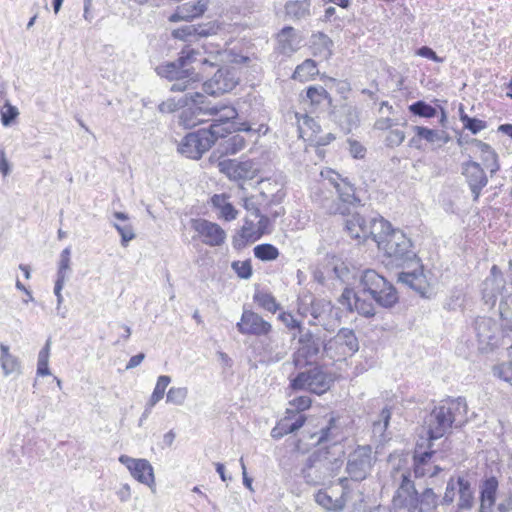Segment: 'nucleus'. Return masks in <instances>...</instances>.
<instances>
[{"instance_id":"59","label":"nucleus","mask_w":512,"mask_h":512,"mask_svg":"<svg viewBox=\"0 0 512 512\" xmlns=\"http://www.w3.org/2000/svg\"><path fill=\"white\" fill-rule=\"evenodd\" d=\"M113 227L117 230V232L121 236V245L123 247H127L128 243L136 237L134 229L131 224H118L113 223Z\"/></svg>"},{"instance_id":"3","label":"nucleus","mask_w":512,"mask_h":512,"mask_svg":"<svg viewBox=\"0 0 512 512\" xmlns=\"http://www.w3.org/2000/svg\"><path fill=\"white\" fill-rule=\"evenodd\" d=\"M232 129L234 131H251V127L247 122L233 124L232 126L211 124L209 129H199L198 131L188 133L179 143L178 151L187 158L199 159L219 138L225 137Z\"/></svg>"},{"instance_id":"22","label":"nucleus","mask_w":512,"mask_h":512,"mask_svg":"<svg viewBox=\"0 0 512 512\" xmlns=\"http://www.w3.org/2000/svg\"><path fill=\"white\" fill-rule=\"evenodd\" d=\"M503 287L502 272L498 266L493 265L490 270V276L482 284V297L485 303L493 306Z\"/></svg>"},{"instance_id":"18","label":"nucleus","mask_w":512,"mask_h":512,"mask_svg":"<svg viewBox=\"0 0 512 512\" xmlns=\"http://www.w3.org/2000/svg\"><path fill=\"white\" fill-rule=\"evenodd\" d=\"M258 185V197L265 202L266 206L279 205L283 202L286 193L285 182L281 176L262 179Z\"/></svg>"},{"instance_id":"40","label":"nucleus","mask_w":512,"mask_h":512,"mask_svg":"<svg viewBox=\"0 0 512 512\" xmlns=\"http://www.w3.org/2000/svg\"><path fill=\"white\" fill-rule=\"evenodd\" d=\"M333 305L325 299H313L310 304L309 312L311 316L318 320V323L325 326V318L333 312Z\"/></svg>"},{"instance_id":"32","label":"nucleus","mask_w":512,"mask_h":512,"mask_svg":"<svg viewBox=\"0 0 512 512\" xmlns=\"http://www.w3.org/2000/svg\"><path fill=\"white\" fill-rule=\"evenodd\" d=\"M305 421L306 417L302 414L297 415L294 419L285 417L271 430V437L278 440L287 434L294 433L304 425Z\"/></svg>"},{"instance_id":"21","label":"nucleus","mask_w":512,"mask_h":512,"mask_svg":"<svg viewBox=\"0 0 512 512\" xmlns=\"http://www.w3.org/2000/svg\"><path fill=\"white\" fill-rule=\"evenodd\" d=\"M219 170L232 180H246L254 176L255 169L252 161L238 162L236 160L220 161Z\"/></svg>"},{"instance_id":"60","label":"nucleus","mask_w":512,"mask_h":512,"mask_svg":"<svg viewBox=\"0 0 512 512\" xmlns=\"http://www.w3.org/2000/svg\"><path fill=\"white\" fill-rule=\"evenodd\" d=\"M434 442H427V449L424 451H420L418 448L415 450L413 455V463L414 464H423L429 466V461L436 452L433 450Z\"/></svg>"},{"instance_id":"20","label":"nucleus","mask_w":512,"mask_h":512,"mask_svg":"<svg viewBox=\"0 0 512 512\" xmlns=\"http://www.w3.org/2000/svg\"><path fill=\"white\" fill-rule=\"evenodd\" d=\"M393 505L399 508H406L415 512L418 506V492L414 483L405 473L402 474V481L396 494L393 497Z\"/></svg>"},{"instance_id":"63","label":"nucleus","mask_w":512,"mask_h":512,"mask_svg":"<svg viewBox=\"0 0 512 512\" xmlns=\"http://www.w3.org/2000/svg\"><path fill=\"white\" fill-rule=\"evenodd\" d=\"M493 374L503 381L512 383V360L495 365L493 367Z\"/></svg>"},{"instance_id":"28","label":"nucleus","mask_w":512,"mask_h":512,"mask_svg":"<svg viewBox=\"0 0 512 512\" xmlns=\"http://www.w3.org/2000/svg\"><path fill=\"white\" fill-rule=\"evenodd\" d=\"M230 196L226 193L214 194L209 203L212 208L218 212V218L225 221L235 220L238 216V210L229 201Z\"/></svg>"},{"instance_id":"13","label":"nucleus","mask_w":512,"mask_h":512,"mask_svg":"<svg viewBox=\"0 0 512 512\" xmlns=\"http://www.w3.org/2000/svg\"><path fill=\"white\" fill-rule=\"evenodd\" d=\"M298 342L300 347L297 354L299 357L304 358L307 363L315 361L326 354L325 344L327 341L319 334L313 333L310 330L301 331Z\"/></svg>"},{"instance_id":"48","label":"nucleus","mask_w":512,"mask_h":512,"mask_svg":"<svg viewBox=\"0 0 512 512\" xmlns=\"http://www.w3.org/2000/svg\"><path fill=\"white\" fill-rule=\"evenodd\" d=\"M253 300L261 308L271 313H275L280 308V305L276 301L275 297L268 292L256 291L253 295Z\"/></svg>"},{"instance_id":"50","label":"nucleus","mask_w":512,"mask_h":512,"mask_svg":"<svg viewBox=\"0 0 512 512\" xmlns=\"http://www.w3.org/2000/svg\"><path fill=\"white\" fill-rule=\"evenodd\" d=\"M254 256L262 261H272L279 256V250L272 244L264 243L259 244L253 249Z\"/></svg>"},{"instance_id":"2","label":"nucleus","mask_w":512,"mask_h":512,"mask_svg":"<svg viewBox=\"0 0 512 512\" xmlns=\"http://www.w3.org/2000/svg\"><path fill=\"white\" fill-rule=\"evenodd\" d=\"M179 115V124L184 128H192L204 122L203 116H213L212 124L221 126L239 124L236 122L237 110L230 105H211L204 94L199 92L188 93V106L182 107Z\"/></svg>"},{"instance_id":"35","label":"nucleus","mask_w":512,"mask_h":512,"mask_svg":"<svg viewBox=\"0 0 512 512\" xmlns=\"http://www.w3.org/2000/svg\"><path fill=\"white\" fill-rule=\"evenodd\" d=\"M367 220L359 213L352 214L345 220V230L348 235L355 240L365 241V233L367 226Z\"/></svg>"},{"instance_id":"51","label":"nucleus","mask_w":512,"mask_h":512,"mask_svg":"<svg viewBox=\"0 0 512 512\" xmlns=\"http://www.w3.org/2000/svg\"><path fill=\"white\" fill-rule=\"evenodd\" d=\"M408 109L413 115L423 118H433L437 115L436 108L423 100L412 103Z\"/></svg>"},{"instance_id":"4","label":"nucleus","mask_w":512,"mask_h":512,"mask_svg":"<svg viewBox=\"0 0 512 512\" xmlns=\"http://www.w3.org/2000/svg\"><path fill=\"white\" fill-rule=\"evenodd\" d=\"M343 461L331 457L328 447L311 453L301 464L299 476L309 486H322L335 477Z\"/></svg>"},{"instance_id":"30","label":"nucleus","mask_w":512,"mask_h":512,"mask_svg":"<svg viewBox=\"0 0 512 512\" xmlns=\"http://www.w3.org/2000/svg\"><path fill=\"white\" fill-rule=\"evenodd\" d=\"M312 0H291L284 6L285 15L290 20L299 22L312 16Z\"/></svg>"},{"instance_id":"43","label":"nucleus","mask_w":512,"mask_h":512,"mask_svg":"<svg viewBox=\"0 0 512 512\" xmlns=\"http://www.w3.org/2000/svg\"><path fill=\"white\" fill-rule=\"evenodd\" d=\"M359 483L360 482H354V480L348 476L338 479V484L342 489L341 495L338 497V500L342 502V510L353 500L355 492L359 491Z\"/></svg>"},{"instance_id":"39","label":"nucleus","mask_w":512,"mask_h":512,"mask_svg":"<svg viewBox=\"0 0 512 512\" xmlns=\"http://www.w3.org/2000/svg\"><path fill=\"white\" fill-rule=\"evenodd\" d=\"M200 73L196 72V67L191 66L187 69V73L175 78L174 83L171 85L172 92H184L191 88L196 82L200 81Z\"/></svg>"},{"instance_id":"29","label":"nucleus","mask_w":512,"mask_h":512,"mask_svg":"<svg viewBox=\"0 0 512 512\" xmlns=\"http://www.w3.org/2000/svg\"><path fill=\"white\" fill-rule=\"evenodd\" d=\"M215 33V27L211 23L207 24H186L173 31L174 38L181 39L183 41H191L193 37H205Z\"/></svg>"},{"instance_id":"34","label":"nucleus","mask_w":512,"mask_h":512,"mask_svg":"<svg viewBox=\"0 0 512 512\" xmlns=\"http://www.w3.org/2000/svg\"><path fill=\"white\" fill-rule=\"evenodd\" d=\"M338 418L330 417L326 426L320 429L318 433H315L312 437L317 438V444L330 443L332 446H336L339 442V436L341 434V428L337 424Z\"/></svg>"},{"instance_id":"24","label":"nucleus","mask_w":512,"mask_h":512,"mask_svg":"<svg viewBox=\"0 0 512 512\" xmlns=\"http://www.w3.org/2000/svg\"><path fill=\"white\" fill-rule=\"evenodd\" d=\"M499 483L496 477L491 476L484 479L480 484V508L479 512L492 511L495 505Z\"/></svg>"},{"instance_id":"15","label":"nucleus","mask_w":512,"mask_h":512,"mask_svg":"<svg viewBox=\"0 0 512 512\" xmlns=\"http://www.w3.org/2000/svg\"><path fill=\"white\" fill-rule=\"evenodd\" d=\"M237 83L234 72L228 67H221L203 83V90L208 95H219L231 91Z\"/></svg>"},{"instance_id":"61","label":"nucleus","mask_w":512,"mask_h":512,"mask_svg":"<svg viewBox=\"0 0 512 512\" xmlns=\"http://www.w3.org/2000/svg\"><path fill=\"white\" fill-rule=\"evenodd\" d=\"M457 479L451 477L446 485L445 493L442 499L439 501L440 506H450L453 504L456 495Z\"/></svg>"},{"instance_id":"44","label":"nucleus","mask_w":512,"mask_h":512,"mask_svg":"<svg viewBox=\"0 0 512 512\" xmlns=\"http://www.w3.org/2000/svg\"><path fill=\"white\" fill-rule=\"evenodd\" d=\"M440 505L438 496L432 488H426L421 495L418 494V512H437V506Z\"/></svg>"},{"instance_id":"45","label":"nucleus","mask_w":512,"mask_h":512,"mask_svg":"<svg viewBox=\"0 0 512 512\" xmlns=\"http://www.w3.org/2000/svg\"><path fill=\"white\" fill-rule=\"evenodd\" d=\"M314 500L319 506L327 511H342V502H340L338 498L333 499L325 490H318L314 495Z\"/></svg>"},{"instance_id":"37","label":"nucleus","mask_w":512,"mask_h":512,"mask_svg":"<svg viewBox=\"0 0 512 512\" xmlns=\"http://www.w3.org/2000/svg\"><path fill=\"white\" fill-rule=\"evenodd\" d=\"M0 352V364L4 375L8 376L13 373L19 375L21 373V363L18 357L10 353L9 346L1 343Z\"/></svg>"},{"instance_id":"19","label":"nucleus","mask_w":512,"mask_h":512,"mask_svg":"<svg viewBox=\"0 0 512 512\" xmlns=\"http://www.w3.org/2000/svg\"><path fill=\"white\" fill-rule=\"evenodd\" d=\"M119 462L126 466L130 474L140 483L152 487L155 484L153 467L146 459H135L121 455Z\"/></svg>"},{"instance_id":"31","label":"nucleus","mask_w":512,"mask_h":512,"mask_svg":"<svg viewBox=\"0 0 512 512\" xmlns=\"http://www.w3.org/2000/svg\"><path fill=\"white\" fill-rule=\"evenodd\" d=\"M256 224L248 217L245 218L241 229L233 236L232 245L236 250H241L248 243L259 240V234L256 233Z\"/></svg>"},{"instance_id":"23","label":"nucleus","mask_w":512,"mask_h":512,"mask_svg":"<svg viewBox=\"0 0 512 512\" xmlns=\"http://www.w3.org/2000/svg\"><path fill=\"white\" fill-rule=\"evenodd\" d=\"M367 228L364 230L365 240L372 238L377 243L379 248V242L385 240L390 235V232H394L391 224L380 215L371 216L367 220Z\"/></svg>"},{"instance_id":"6","label":"nucleus","mask_w":512,"mask_h":512,"mask_svg":"<svg viewBox=\"0 0 512 512\" xmlns=\"http://www.w3.org/2000/svg\"><path fill=\"white\" fill-rule=\"evenodd\" d=\"M193 64L201 65L202 73L207 75L208 68L217 66L216 62L205 57L200 51L187 47L182 49L177 60L157 66L156 73L162 78L173 81L175 78L180 77V75L187 73V69Z\"/></svg>"},{"instance_id":"38","label":"nucleus","mask_w":512,"mask_h":512,"mask_svg":"<svg viewBox=\"0 0 512 512\" xmlns=\"http://www.w3.org/2000/svg\"><path fill=\"white\" fill-rule=\"evenodd\" d=\"M334 188L338 193L339 201L343 205H357L360 203V199L355 195V188L347 180L340 179L339 182H335Z\"/></svg>"},{"instance_id":"11","label":"nucleus","mask_w":512,"mask_h":512,"mask_svg":"<svg viewBox=\"0 0 512 512\" xmlns=\"http://www.w3.org/2000/svg\"><path fill=\"white\" fill-rule=\"evenodd\" d=\"M359 350V342L355 332L349 328H341L338 333L327 340L325 352L330 358L352 356Z\"/></svg>"},{"instance_id":"46","label":"nucleus","mask_w":512,"mask_h":512,"mask_svg":"<svg viewBox=\"0 0 512 512\" xmlns=\"http://www.w3.org/2000/svg\"><path fill=\"white\" fill-rule=\"evenodd\" d=\"M311 46L315 50L314 54L326 53L327 56H330L333 41L325 33L317 32L311 36Z\"/></svg>"},{"instance_id":"42","label":"nucleus","mask_w":512,"mask_h":512,"mask_svg":"<svg viewBox=\"0 0 512 512\" xmlns=\"http://www.w3.org/2000/svg\"><path fill=\"white\" fill-rule=\"evenodd\" d=\"M371 299L381 307L390 308L398 302V294L395 287L387 281V288H381Z\"/></svg>"},{"instance_id":"55","label":"nucleus","mask_w":512,"mask_h":512,"mask_svg":"<svg viewBox=\"0 0 512 512\" xmlns=\"http://www.w3.org/2000/svg\"><path fill=\"white\" fill-rule=\"evenodd\" d=\"M471 145H474L481 152V159L486 167H489L490 159H495L497 153L495 150L487 143L479 140V139H470Z\"/></svg>"},{"instance_id":"62","label":"nucleus","mask_w":512,"mask_h":512,"mask_svg":"<svg viewBox=\"0 0 512 512\" xmlns=\"http://www.w3.org/2000/svg\"><path fill=\"white\" fill-rule=\"evenodd\" d=\"M463 118V127L469 130L472 134H477L481 130L487 128V122L475 117L470 116H462Z\"/></svg>"},{"instance_id":"25","label":"nucleus","mask_w":512,"mask_h":512,"mask_svg":"<svg viewBox=\"0 0 512 512\" xmlns=\"http://www.w3.org/2000/svg\"><path fill=\"white\" fill-rule=\"evenodd\" d=\"M208 0H195L186 2L177 7L176 11L169 16V21L190 20L201 16L207 9Z\"/></svg>"},{"instance_id":"17","label":"nucleus","mask_w":512,"mask_h":512,"mask_svg":"<svg viewBox=\"0 0 512 512\" xmlns=\"http://www.w3.org/2000/svg\"><path fill=\"white\" fill-rule=\"evenodd\" d=\"M236 328L243 335L260 337L268 335L272 330V325L259 314L251 310H244Z\"/></svg>"},{"instance_id":"54","label":"nucleus","mask_w":512,"mask_h":512,"mask_svg":"<svg viewBox=\"0 0 512 512\" xmlns=\"http://www.w3.org/2000/svg\"><path fill=\"white\" fill-rule=\"evenodd\" d=\"M188 106V93H186L184 96H182L179 99L176 98H169L166 101H162L158 105V110L161 113H173L179 108Z\"/></svg>"},{"instance_id":"12","label":"nucleus","mask_w":512,"mask_h":512,"mask_svg":"<svg viewBox=\"0 0 512 512\" xmlns=\"http://www.w3.org/2000/svg\"><path fill=\"white\" fill-rule=\"evenodd\" d=\"M406 267L412 269L399 273V281L408 285L422 297H429L431 286L427 275L424 273V268L420 259L418 258Z\"/></svg>"},{"instance_id":"64","label":"nucleus","mask_w":512,"mask_h":512,"mask_svg":"<svg viewBox=\"0 0 512 512\" xmlns=\"http://www.w3.org/2000/svg\"><path fill=\"white\" fill-rule=\"evenodd\" d=\"M296 119L298 122L299 130L302 131L304 127L311 130L313 133L320 132V125L315 121L314 118L310 117L308 114H299L296 113Z\"/></svg>"},{"instance_id":"52","label":"nucleus","mask_w":512,"mask_h":512,"mask_svg":"<svg viewBox=\"0 0 512 512\" xmlns=\"http://www.w3.org/2000/svg\"><path fill=\"white\" fill-rule=\"evenodd\" d=\"M320 205L328 214H349L348 206L343 205L340 201H337L332 197H323L320 201Z\"/></svg>"},{"instance_id":"1","label":"nucleus","mask_w":512,"mask_h":512,"mask_svg":"<svg viewBox=\"0 0 512 512\" xmlns=\"http://www.w3.org/2000/svg\"><path fill=\"white\" fill-rule=\"evenodd\" d=\"M465 398H448L440 401L423 420L422 431L426 434V442H434L446 437L453 426L463 422L467 414Z\"/></svg>"},{"instance_id":"41","label":"nucleus","mask_w":512,"mask_h":512,"mask_svg":"<svg viewBox=\"0 0 512 512\" xmlns=\"http://www.w3.org/2000/svg\"><path fill=\"white\" fill-rule=\"evenodd\" d=\"M238 131L239 130H235V132H238ZM232 132H234L233 129L230 132V134ZM228 135H229V133H227L225 135V137H222L223 142L220 144V146L222 147L223 153H225L227 155H233L245 148L246 140L242 135L233 134L229 137H228Z\"/></svg>"},{"instance_id":"14","label":"nucleus","mask_w":512,"mask_h":512,"mask_svg":"<svg viewBox=\"0 0 512 512\" xmlns=\"http://www.w3.org/2000/svg\"><path fill=\"white\" fill-rule=\"evenodd\" d=\"M461 170L472 193L473 201L477 202L482 189L488 184V177L482 166L473 160L463 162Z\"/></svg>"},{"instance_id":"53","label":"nucleus","mask_w":512,"mask_h":512,"mask_svg":"<svg viewBox=\"0 0 512 512\" xmlns=\"http://www.w3.org/2000/svg\"><path fill=\"white\" fill-rule=\"evenodd\" d=\"M171 382L170 376L161 375L157 379V383L153 393L149 399L150 406H155L165 395V390Z\"/></svg>"},{"instance_id":"8","label":"nucleus","mask_w":512,"mask_h":512,"mask_svg":"<svg viewBox=\"0 0 512 512\" xmlns=\"http://www.w3.org/2000/svg\"><path fill=\"white\" fill-rule=\"evenodd\" d=\"M334 383L333 375L316 365L310 369L299 372L290 379V388L294 391L307 390L316 395L326 393Z\"/></svg>"},{"instance_id":"47","label":"nucleus","mask_w":512,"mask_h":512,"mask_svg":"<svg viewBox=\"0 0 512 512\" xmlns=\"http://www.w3.org/2000/svg\"><path fill=\"white\" fill-rule=\"evenodd\" d=\"M390 419L391 411L389 408L385 407L379 414V420L373 422V435L379 437L381 442L386 441L385 432L389 426Z\"/></svg>"},{"instance_id":"7","label":"nucleus","mask_w":512,"mask_h":512,"mask_svg":"<svg viewBox=\"0 0 512 512\" xmlns=\"http://www.w3.org/2000/svg\"><path fill=\"white\" fill-rule=\"evenodd\" d=\"M379 250L389 259L388 264L406 267L418 259L412 241L401 230L390 232L387 239L379 242Z\"/></svg>"},{"instance_id":"57","label":"nucleus","mask_w":512,"mask_h":512,"mask_svg":"<svg viewBox=\"0 0 512 512\" xmlns=\"http://www.w3.org/2000/svg\"><path fill=\"white\" fill-rule=\"evenodd\" d=\"M1 123L3 126H10L18 117L19 111L16 106H13L9 101H6L0 111Z\"/></svg>"},{"instance_id":"27","label":"nucleus","mask_w":512,"mask_h":512,"mask_svg":"<svg viewBox=\"0 0 512 512\" xmlns=\"http://www.w3.org/2000/svg\"><path fill=\"white\" fill-rule=\"evenodd\" d=\"M458 501L455 512L469 511L474 507L475 496L471 482L466 478L459 476L457 478Z\"/></svg>"},{"instance_id":"9","label":"nucleus","mask_w":512,"mask_h":512,"mask_svg":"<svg viewBox=\"0 0 512 512\" xmlns=\"http://www.w3.org/2000/svg\"><path fill=\"white\" fill-rule=\"evenodd\" d=\"M376 457L370 445H358L347 456L345 472L354 482H362L371 474Z\"/></svg>"},{"instance_id":"5","label":"nucleus","mask_w":512,"mask_h":512,"mask_svg":"<svg viewBox=\"0 0 512 512\" xmlns=\"http://www.w3.org/2000/svg\"><path fill=\"white\" fill-rule=\"evenodd\" d=\"M306 97L310 101L313 110L322 112L329 109V118L340 126H351L356 121L355 110L348 105L333 106L332 98L322 86H309L306 89Z\"/></svg>"},{"instance_id":"10","label":"nucleus","mask_w":512,"mask_h":512,"mask_svg":"<svg viewBox=\"0 0 512 512\" xmlns=\"http://www.w3.org/2000/svg\"><path fill=\"white\" fill-rule=\"evenodd\" d=\"M473 329L477 338L478 350L481 353H490L502 347L500 327L490 317H477L473 322Z\"/></svg>"},{"instance_id":"56","label":"nucleus","mask_w":512,"mask_h":512,"mask_svg":"<svg viewBox=\"0 0 512 512\" xmlns=\"http://www.w3.org/2000/svg\"><path fill=\"white\" fill-rule=\"evenodd\" d=\"M188 396L186 387H171L166 395V401L174 405H183Z\"/></svg>"},{"instance_id":"16","label":"nucleus","mask_w":512,"mask_h":512,"mask_svg":"<svg viewBox=\"0 0 512 512\" xmlns=\"http://www.w3.org/2000/svg\"><path fill=\"white\" fill-rule=\"evenodd\" d=\"M191 227L208 246H220L225 242L226 232L217 223L199 218L191 221Z\"/></svg>"},{"instance_id":"33","label":"nucleus","mask_w":512,"mask_h":512,"mask_svg":"<svg viewBox=\"0 0 512 512\" xmlns=\"http://www.w3.org/2000/svg\"><path fill=\"white\" fill-rule=\"evenodd\" d=\"M280 53L290 55L298 49L299 41L295 29L291 26L283 27L277 35Z\"/></svg>"},{"instance_id":"26","label":"nucleus","mask_w":512,"mask_h":512,"mask_svg":"<svg viewBox=\"0 0 512 512\" xmlns=\"http://www.w3.org/2000/svg\"><path fill=\"white\" fill-rule=\"evenodd\" d=\"M360 293L363 296L372 297L381 288H387V280L375 270H365L360 278Z\"/></svg>"},{"instance_id":"58","label":"nucleus","mask_w":512,"mask_h":512,"mask_svg":"<svg viewBox=\"0 0 512 512\" xmlns=\"http://www.w3.org/2000/svg\"><path fill=\"white\" fill-rule=\"evenodd\" d=\"M368 296H363L360 293V298H356L354 310H356L360 315L370 318L375 315V309L371 302L367 301Z\"/></svg>"},{"instance_id":"36","label":"nucleus","mask_w":512,"mask_h":512,"mask_svg":"<svg viewBox=\"0 0 512 512\" xmlns=\"http://www.w3.org/2000/svg\"><path fill=\"white\" fill-rule=\"evenodd\" d=\"M507 303H500L499 311L501 316L500 336L502 347L512 348V310L506 309Z\"/></svg>"},{"instance_id":"49","label":"nucleus","mask_w":512,"mask_h":512,"mask_svg":"<svg viewBox=\"0 0 512 512\" xmlns=\"http://www.w3.org/2000/svg\"><path fill=\"white\" fill-rule=\"evenodd\" d=\"M318 73L315 61L306 59L298 65L293 73V78L300 81H307L311 76Z\"/></svg>"}]
</instances>
